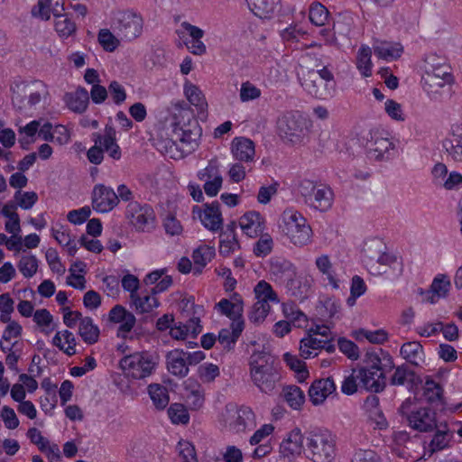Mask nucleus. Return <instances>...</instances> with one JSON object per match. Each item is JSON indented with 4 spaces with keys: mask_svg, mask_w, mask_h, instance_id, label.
I'll return each instance as SVG.
<instances>
[{
    "mask_svg": "<svg viewBox=\"0 0 462 462\" xmlns=\"http://www.w3.org/2000/svg\"><path fill=\"white\" fill-rule=\"evenodd\" d=\"M153 131L156 148L174 160L195 150L201 135L199 120L180 101L171 104L168 114L160 118Z\"/></svg>",
    "mask_w": 462,
    "mask_h": 462,
    "instance_id": "nucleus-1",
    "label": "nucleus"
},
{
    "mask_svg": "<svg viewBox=\"0 0 462 462\" xmlns=\"http://www.w3.org/2000/svg\"><path fill=\"white\" fill-rule=\"evenodd\" d=\"M364 364L356 369L359 387L374 393L383 392L387 383L386 374L394 368L392 356L382 348L367 351Z\"/></svg>",
    "mask_w": 462,
    "mask_h": 462,
    "instance_id": "nucleus-2",
    "label": "nucleus"
},
{
    "mask_svg": "<svg viewBox=\"0 0 462 462\" xmlns=\"http://www.w3.org/2000/svg\"><path fill=\"white\" fill-rule=\"evenodd\" d=\"M19 134L21 146L29 149L30 145L40 140L60 146L67 145L71 141L73 130L65 125H52L45 119H37L20 127Z\"/></svg>",
    "mask_w": 462,
    "mask_h": 462,
    "instance_id": "nucleus-3",
    "label": "nucleus"
},
{
    "mask_svg": "<svg viewBox=\"0 0 462 462\" xmlns=\"http://www.w3.org/2000/svg\"><path fill=\"white\" fill-rule=\"evenodd\" d=\"M250 377L253 383L260 392L272 394L281 379L278 367L274 365L273 357L263 346L255 348L249 358Z\"/></svg>",
    "mask_w": 462,
    "mask_h": 462,
    "instance_id": "nucleus-4",
    "label": "nucleus"
},
{
    "mask_svg": "<svg viewBox=\"0 0 462 462\" xmlns=\"http://www.w3.org/2000/svg\"><path fill=\"white\" fill-rule=\"evenodd\" d=\"M337 453V438L327 429L305 432L304 456L311 462H332Z\"/></svg>",
    "mask_w": 462,
    "mask_h": 462,
    "instance_id": "nucleus-5",
    "label": "nucleus"
},
{
    "mask_svg": "<svg viewBox=\"0 0 462 462\" xmlns=\"http://www.w3.org/2000/svg\"><path fill=\"white\" fill-rule=\"evenodd\" d=\"M157 365L156 355L140 351L123 356L118 365L124 376L128 380H142L152 375Z\"/></svg>",
    "mask_w": 462,
    "mask_h": 462,
    "instance_id": "nucleus-6",
    "label": "nucleus"
},
{
    "mask_svg": "<svg viewBox=\"0 0 462 462\" xmlns=\"http://www.w3.org/2000/svg\"><path fill=\"white\" fill-rule=\"evenodd\" d=\"M282 233L296 246H303L310 242L312 230L305 217L293 208H287L282 215Z\"/></svg>",
    "mask_w": 462,
    "mask_h": 462,
    "instance_id": "nucleus-7",
    "label": "nucleus"
},
{
    "mask_svg": "<svg viewBox=\"0 0 462 462\" xmlns=\"http://www.w3.org/2000/svg\"><path fill=\"white\" fill-rule=\"evenodd\" d=\"M411 399H406L399 408L400 414L406 418L411 428L420 432L432 430L437 427L436 412L430 407H411Z\"/></svg>",
    "mask_w": 462,
    "mask_h": 462,
    "instance_id": "nucleus-8",
    "label": "nucleus"
},
{
    "mask_svg": "<svg viewBox=\"0 0 462 462\" xmlns=\"http://www.w3.org/2000/svg\"><path fill=\"white\" fill-rule=\"evenodd\" d=\"M277 128L283 141L299 143L307 134V122L299 111H289L279 118Z\"/></svg>",
    "mask_w": 462,
    "mask_h": 462,
    "instance_id": "nucleus-9",
    "label": "nucleus"
},
{
    "mask_svg": "<svg viewBox=\"0 0 462 462\" xmlns=\"http://www.w3.org/2000/svg\"><path fill=\"white\" fill-rule=\"evenodd\" d=\"M114 23L123 37L127 41L139 38L143 34L144 27L143 15L131 9L116 13L114 15Z\"/></svg>",
    "mask_w": 462,
    "mask_h": 462,
    "instance_id": "nucleus-10",
    "label": "nucleus"
},
{
    "mask_svg": "<svg viewBox=\"0 0 462 462\" xmlns=\"http://www.w3.org/2000/svg\"><path fill=\"white\" fill-rule=\"evenodd\" d=\"M47 93V87L42 81L23 83L16 86L13 103L20 108H31L38 105Z\"/></svg>",
    "mask_w": 462,
    "mask_h": 462,
    "instance_id": "nucleus-11",
    "label": "nucleus"
},
{
    "mask_svg": "<svg viewBox=\"0 0 462 462\" xmlns=\"http://www.w3.org/2000/svg\"><path fill=\"white\" fill-rule=\"evenodd\" d=\"M270 273L276 279L290 280L291 287L298 283L299 287L297 291H294L292 292L298 299H305L308 297L310 285L307 280L304 282L292 280L293 276L296 274V269L290 261L283 258L273 259L270 263Z\"/></svg>",
    "mask_w": 462,
    "mask_h": 462,
    "instance_id": "nucleus-12",
    "label": "nucleus"
},
{
    "mask_svg": "<svg viewBox=\"0 0 462 462\" xmlns=\"http://www.w3.org/2000/svg\"><path fill=\"white\" fill-rule=\"evenodd\" d=\"M103 319L116 328V336L121 338H126L136 323L135 316L120 304L115 305Z\"/></svg>",
    "mask_w": 462,
    "mask_h": 462,
    "instance_id": "nucleus-13",
    "label": "nucleus"
},
{
    "mask_svg": "<svg viewBox=\"0 0 462 462\" xmlns=\"http://www.w3.org/2000/svg\"><path fill=\"white\" fill-rule=\"evenodd\" d=\"M177 44L185 47L193 54L202 53V32L189 23L183 22L176 29Z\"/></svg>",
    "mask_w": 462,
    "mask_h": 462,
    "instance_id": "nucleus-14",
    "label": "nucleus"
},
{
    "mask_svg": "<svg viewBox=\"0 0 462 462\" xmlns=\"http://www.w3.org/2000/svg\"><path fill=\"white\" fill-rule=\"evenodd\" d=\"M127 218L138 231L150 232L155 226V216L152 208L141 206L136 202L130 203L126 211Z\"/></svg>",
    "mask_w": 462,
    "mask_h": 462,
    "instance_id": "nucleus-15",
    "label": "nucleus"
},
{
    "mask_svg": "<svg viewBox=\"0 0 462 462\" xmlns=\"http://www.w3.org/2000/svg\"><path fill=\"white\" fill-rule=\"evenodd\" d=\"M118 203L115 190L103 184H97L92 191V207L98 213L110 212Z\"/></svg>",
    "mask_w": 462,
    "mask_h": 462,
    "instance_id": "nucleus-16",
    "label": "nucleus"
},
{
    "mask_svg": "<svg viewBox=\"0 0 462 462\" xmlns=\"http://www.w3.org/2000/svg\"><path fill=\"white\" fill-rule=\"evenodd\" d=\"M367 152L371 159L388 161L396 154L395 144L390 139L375 133L367 143Z\"/></svg>",
    "mask_w": 462,
    "mask_h": 462,
    "instance_id": "nucleus-17",
    "label": "nucleus"
},
{
    "mask_svg": "<svg viewBox=\"0 0 462 462\" xmlns=\"http://www.w3.org/2000/svg\"><path fill=\"white\" fill-rule=\"evenodd\" d=\"M200 331L199 319H191L187 325L180 322L174 323L171 328L170 335L173 339L185 341L189 347L193 348L199 346L195 339Z\"/></svg>",
    "mask_w": 462,
    "mask_h": 462,
    "instance_id": "nucleus-18",
    "label": "nucleus"
},
{
    "mask_svg": "<svg viewBox=\"0 0 462 462\" xmlns=\"http://www.w3.org/2000/svg\"><path fill=\"white\" fill-rule=\"evenodd\" d=\"M301 87L312 97L319 99H328L334 95L330 87H327L318 76L315 69H310L300 79Z\"/></svg>",
    "mask_w": 462,
    "mask_h": 462,
    "instance_id": "nucleus-19",
    "label": "nucleus"
},
{
    "mask_svg": "<svg viewBox=\"0 0 462 462\" xmlns=\"http://www.w3.org/2000/svg\"><path fill=\"white\" fill-rule=\"evenodd\" d=\"M305 433L298 428L290 431L286 438L280 444V454L288 459L294 458L301 452L304 453Z\"/></svg>",
    "mask_w": 462,
    "mask_h": 462,
    "instance_id": "nucleus-20",
    "label": "nucleus"
},
{
    "mask_svg": "<svg viewBox=\"0 0 462 462\" xmlns=\"http://www.w3.org/2000/svg\"><path fill=\"white\" fill-rule=\"evenodd\" d=\"M443 149L454 162H462V125H453L442 142Z\"/></svg>",
    "mask_w": 462,
    "mask_h": 462,
    "instance_id": "nucleus-21",
    "label": "nucleus"
},
{
    "mask_svg": "<svg viewBox=\"0 0 462 462\" xmlns=\"http://www.w3.org/2000/svg\"><path fill=\"white\" fill-rule=\"evenodd\" d=\"M334 392L336 384L331 377L315 380L309 389L310 400L313 405L322 404L324 401Z\"/></svg>",
    "mask_w": 462,
    "mask_h": 462,
    "instance_id": "nucleus-22",
    "label": "nucleus"
},
{
    "mask_svg": "<svg viewBox=\"0 0 462 462\" xmlns=\"http://www.w3.org/2000/svg\"><path fill=\"white\" fill-rule=\"evenodd\" d=\"M36 379L27 374L19 375L18 381L10 388V395L14 402L26 400L27 394H32L38 389Z\"/></svg>",
    "mask_w": 462,
    "mask_h": 462,
    "instance_id": "nucleus-23",
    "label": "nucleus"
},
{
    "mask_svg": "<svg viewBox=\"0 0 462 462\" xmlns=\"http://www.w3.org/2000/svg\"><path fill=\"white\" fill-rule=\"evenodd\" d=\"M50 231L51 237L66 250L69 255L74 256L77 254L79 247L68 226L55 224Z\"/></svg>",
    "mask_w": 462,
    "mask_h": 462,
    "instance_id": "nucleus-24",
    "label": "nucleus"
},
{
    "mask_svg": "<svg viewBox=\"0 0 462 462\" xmlns=\"http://www.w3.org/2000/svg\"><path fill=\"white\" fill-rule=\"evenodd\" d=\"M231 152L236 160L251 162L255 154L254 143L247 137H235L231 143Z\"/></svg>",
    "mask_w": 462,
    "mask_h": 462,
    "instance_id": "nucleus-25",
    "label": "nucleus"
},
{
    "mask_svg": "<svg viewBox=\"0 0 462 462\" xmlns=\"http://www.w3.org/2000/svg\"><path fill=\"white\" fill-rule=\"evenodd\" d=\"M97 144H99L110 158L118 161L122 157V151L117 144L116 138V131L112 126H106L103 135L97 134L94 139Z\"/></svg>",
    "mask_w": 462,
    "mask_h": 462,
    "instance_id": "nucleus-26",
    "label": "nucleus"
},
{
    "mask_svg": "<svg viewBox=\"0 0 462 462\" xmlns=\"http://www.w3.org/2000/svg\"><path fill=\"white\" fill-rule=\"evenodd\" d=\"M63 101L70 111L82 114L88 108L89 94L86 88L79 87L74 90L65 93Z\"/></svg>",
    "mask_w": 462,
    "mask_h": 462,
    "instance_id": "nucleus-27",
    "label": "nucleus"
},
{
    "mask_svg": "<svg viewBox=\"0 0 462 462\" xmlns=\"http://www.w3.org/2000/svg\"><path fill=\"white\" fill-rule=\"evenodd\" d=\"M334 193L331 188L326 184L319 183L314 194L308 201L307 206L324 212L332 207Z\"/></svg>",
    "mask_w": 462,
    "mask_h": 462,
    "instance_id": "nucleus-28",
    "label": "nucleus"
},
{
    "mask_svg": "<svg viewBox=\"0 0 462 462\" xmlns=\"http://www.w3.org/2000/svg\"><path fill=\"white\" fill-rule=\"evenodd\" d=\"M255 425L253 410L248 406H241L236 411V419L230 422L229 428L235 433H241L254 430Z\"/></svg>",
    "mask_w": 462,
    "mask_h": 462,
    "instance_id": "nucleus-29",
    "label": "nucleus"
},
{
    "mask_svg": "<svg viewBox=\"0 0 462 462\" xmlns=\"http://www.w3.org/2000/svg\"><path fill=\"white\" fill-rule=\"evenodd\" d=\"M187 354L180 349L171 350L167 354L166 364L168 371L179 377H184L189 373Z\"/></svg>",
    "mask_w": 462,
    "mask_h": 462,
    "instance_id": "nucleus-30",
    "label": "nucleus"
},
{
    "mask_svg": "<svg viewBox=\"0 0 462 462\" xmlns=\"http://www.w3.org/2000/svg\"><path fill=\"white\" fill-rule=\"evenodd\" d=\"M394 372L390 377L389 383L393 386H406L411 389L420 381L416 373L405 364L394 366Z\"/></svg>",
    "mask_w": 462,
    "mask_h": 462,
    "instance_id": "nucleus-31",
    "label": "nucleus"
},
{
    "mask_svg": "<svg viewBox=\"0 0 462 462\" xmlns=\"http://www.w3.org/2000/svg\"><path fill=\"white\" fill-rule=\"evenodd\" d=\"M88 273V265L81 260H76L71 263L69 268V275L66 279L67 285L79 291L86 288V274Z\"/></svg>",
    "mask_w": 462,
    "mask_h": 462,
    "instance_id": "nucleus-32",
    "label": "nucleus"
},
{
    "mask_svg": "<svg viewBox=\"0 0 462 462\" xmlns=\"http://www.w3.org/2000/svg\"><path fill=\"white\" fill-rule=\"evenodd\" d=\"M434 429H436V431L429 445L430 453L449 448L455 432L454 430H451L446 423H440Z\"/></svg>",
    "mask_w": 462,
    "mask_h": 462,
    "instance_id": "nucleus-33",
    "label": "nucleus"
},
{
    "mask_svg": "<svg viewBox=\"0 0 462 462\" xmlns=\"http://www.w3.org/2000/svg\"><path fill=\"white\" fill-rule=\"evenodd\" d=\"M250 11L261 19H271L279 11L280 0H246Z\"/></svg>",
    "mask_w": 462,
    "mask_h": 462,
    "instance_id": "nucleus-34",
    "label": "nucleus"
},
{
    "mask_svg": "<svg viewBox=\"0 0 462 462\" xmlns=\"http://www.w3.org/2000/svg\"><path fill=\"white\" fill-rule=\"evenodd\" d=\"M64 0H38L32 14L42 20L48 21L53 15L64 12Z\"/></svg>",
    "mask_w": 462,
    "mask_h": 462,
    "instance_id": "nucleus-35",
    "label": "nucleus"
},
{
    "mask_svg": "<svg viewBox=\"0 0 462 462\" xmlns=\"http://www.w3.org/2000/svg\"><path fill=\"white\" fill-rule=\"evenodd\" d=\"M236 223L232 222L220 233L218 251L223 256H228L240 248V245L236 235Z\"/></svg>",
    "mask_w": 462,
    "mask_h": 462,
    "instance_id": "nucleus-36",
    "label": "nucleus"
},
{
    "mask_svg": "<svg viewBox=\"0 0 462 462\" xmlns=\"http://www.w3.org/2000/svg\"><path fill=\"white\" fill-rule=\"evenodd\" d=\"M0 215L6 218L5 229L8 234L21 233V219L16 206L12 202L0 203Z\"/></svg>",
    "mask_w": 462,
    "mask_h": 462,
    "instance_id": "nucleus-37",
    "label": "nucleus"
},
{
    "mask_svg": "<svg viewBox=\"0 0 462 462\" xmlns=\"http://www.w3.org/2000/svg\"><path fill=\"white\" fill-rule=\"evenodd\" d=\"M239 226L249 237H255L263 230L262 217L256 211H249L244 214L239 219Z\"/></svg>",
    "mask_w": 462,
    "mask_h": 462,
    "instance_id": "nucleus-38",
    "label": "nucleus"
},
{
    "mask_svg": "<svg viewBox=\"0 0 462 462\" xmlns=\"http://www.w3.org/2000/svg\"><path fill=\"white\" fill-rule=\"evenodd\" d=\"M400 354L406 362L414 366H420L425 361L423 346L419 341H409L402 344Z\"/></svg>",
    "mask_w": 462,
    "mask_h": 462,
    "instance_id": "nucleus-39",
    "label": "nucleus"
},
{
    "mask_svg": "<svg viewBox=\"0 0 462 462\" xmlns=\"http://www.w3.org/2000/svg\"><path fill=\"white\" fill-rule=\"evenodd\" d=\"M131 302L138 314H150L160 306V300L152 290L146 294L133 295Z\"/></svg>",
    "mask_w": 462,
    "mask_h": 462,
    "instance_id": "nucleus-40",
    "label": "nucleus"
},
{
    "mask_svg": "<svg viewBox=\"0 0 462 462\" xmlns=\"http://www.w3.org/2000/svg\"><path fill=\"white\" fill-rule=\"evenodd\" d=\"M147 394L156 411L165 410L170 403V393L167 387L152 383L147 386Z\"/></svg>",
    "mask_w": 462,
    "mask_h": 462,
    "instance_id": "nucleus-41",
    "label": "nucleus"
},
{
    "mask_svg": "<svg viewBox=\"0 0 462 462\" xmlns=\"http://www.w3.org/2000/svg\"><path fill=\"white\" fill-rule=\"evenodd\" d=\"M245 328V322H231L230 328H222L218 332L217 340L223 348L232 349Z\"/></svg>",
    "mask_w": 462,
    "mask_h": 462,
    "instance_id": "nucleus-42",
    "label": "nucleus"
},
{
    "mask_svg": "<svg viewBox=\"0 0 462 462\" xmlns=\"http://www.w3.org/2000/svg\"><path fill=\"white\" fill-rule=\"evenodd\" d=\"M32 320L37 329L47 336L55 331L58 327V322L53 315L44 308L35 310Z\"/></svg>",
    "mask_w": 462,
    "mask_h": 462,
    "instance_id": "nucleus-43",
    "label": "nucleus"
},
{
    "mask_svg": "<svg viewBox=\"0 0 462 462\" xmlns=\"http://www.w3.org/2000/svg\"><path fill=\"white\" fill-rule=\"evenodd\" d=\"M6 323L5 329L3 330L1 337L2 348L11 349L19 340L23 334L22 325L12 319L8 321H3Z\"/></svg>",
    "mask_w": 462,
    "mask_h": 462,
    "instance_id": "nucleus-44",
    "label": "nucleus"
},
{
    "mask_svg": "<svg viewBox=\"0 0 462 462\" xmlns=\"http://www.w3.org/2000/svg\"><path fill=\"white\" fill-rule=\"evenodd\" d=\"M204 227L215 232L222 228L223 218L220 211V204L214 201L211 204H204Z\"/></svg>",
    "mask_w": 462,
    "mask_h": 462,
    "instance_id": "nucleus-45",
    "label": "nucleus"
},
{
    "mask_svg": "<svg viewBox=\"0 0 462 462\" xmlns=\"http://www.w3.org/2000/svg\"><path fill=\"white\" fill-rule=\"evenodd\" d=\"M52 345L68 356L76 354L77 340L72 332L63 329L52 337Z\"/></svg>",
    "mask_w": 462,
    "mask_h": 462,
    "instance_id": "nucleus-46",
    "label": "nucleus"
},
{
    "mask_svg": "<svg viewBox=\"0 0 462 462\" xmlns=\"http://www.w3.org/2000/svg\"><path fill=\"white\" fill-rule=\"evenodd\" d=\"M185 400L189 410H195L201 405L200 384L194 378L190 377L184 382Z\"/></svg>",
    "mask_w": 462,
    "mask_h": 462,
    "instance_id": "nucleus-47",
    "label": "nucleus"
},
{
    "mask_svg": "<svg viewBox=\"0 0 462 462\" xmlns=\"http://www.w3.org/2000/svg\"><path fill=\"white\" fill-rule=\"evenodd\" d=\"M374 54L385 60H393L401 57L403 47L399 42H382L373 47Z\"/></svg>",
    "mask_w": 462,
    "mask_h": 462,
    "instance_id": "nucleus-48",
    "label": "nucleus"
},
{
    "mask_svg": "<svg viewBox=\"0 0 462 462\" xmlns=\"http://www.w3.org/2000/svg\"><path fill=\"white\" fill-rule=\"evenodd\" d=\"M282 394L287 404L293 410L300 411L305 402L304 392L297 385L284 386Z\"/></svg>",
    "mask_w": 462,
    "mask_h": 462,
    "instance_id": "nucleus-49",
    "label": "nucleus"
},
{
    "mask_svg": "<svg viewBox=\"0 0 462 462\" xmlns=\"http://www.w3.org/2000/svg\"><path fill=\"white\" fill-rule=\"evenodd\" d=\"M97 41L102 50L106 52H114L121 45L119 37L106 27L98 30Z\"/></svg>",
    "mask_w": 462,
    "mask_h": 462,
    "instance_id": "nucleus-50",
    "label": "nucleus"
},
{
    "mask_svg": "<svg viewBox=\"0 0 462 462\" xmlns=\"http://www.w3.org/2000/svg\"><path fill=\"white\" fill-rule=\"evenodd\" d=\"M79 334L85 343L92 345L98 340L100 330L91 318L84 317L79 326Z\"/></svg>",
    "mask_w": 462,
    "mask_h": 462,
    "instance_id": "nucleus-51",
    "label": "nucleus"
},
{
    "mask_svg": "<svg viewBox=\"0 0 462 462\" xmlns=\"http://www.w3.org/2000/svg\"><path fill=\"white\" fill-rule=\"evenodd\" d=\"M257 302L270 305V303H278L279 299L277 293L273 291L272 285L262 280L257 282L254 289Z\"/></svg>",
    "mask_w": 462,
    "mask_h": 462,
    "instance_id": "nucleus-52",
    "label": "nucleus"
},
{
    "mask_svg": "<svg viewBox=\"0 0 462 462\" xmlns=\"http://www.w3.org/2000/svg\"><path fill=\"white\" fill-rule=\"evenodd\" d=\"M167 416L173 425H187L190 420L189 409L180 402L170 404L167 409Z\"/></svg>",
    "mask_w": 462,
    "mask_h": 462,
    "instance_id": "nucleus-53",
    "label": "nucleus"
},
{
    "mask_svg": "<svg viewBox=\"0 0 462 462\" xmlns=\"http://www.w3.org/2000/svg\"><path fill=\"white\" fill-rule=\"evenodd\" d=\"M42 388L45 389V394L41 396L39 398V404L41 407V410L46 414V415H52L54 410L57 407L58 399L56 396V386L46 384L45 383H42Z\"/></svg>",
    "mask_w": 462,
    "mask_h": 462,
    "instance_id": "nucleus-54",
    "label": "nucleus"
},
{
    "mask_svg": "<svg viewBox=\"0 0 462 462\" xmlns=\"http://www.w3.org/2000/svg\"><path fill=\"white\" fill-rule=\"evenodd\" d=\"M53 17L55 18L54 29L60 38L67 39L76 32L75 23L64 12Z\"/></svg>",
    "mask_w": 462,
    "mask_h": 462,
    "instance_id": "nucleus-55",
    "label": "nucleus"
},
{
    "mask_svg": "<svg viewBox=\"0 0 462 462\" xmlns=\"http://www.w3.org/2000/svg\"><path fill=\"white\" fill-rule=\"evenodd\" d=\"M372 51L371 48L362 45L358 50L356 56V68L364 77H370L372 75L373 63L371 61Z\"/></svg>",
    "mask_w": 462,
    "mask_h": 462,
    "instance_id": "nucleus-56",
    "label": "nucleus"
},
{
    "mask_svg": "<svg viewBox=\"0 0 462 462\" xmlns=\"http://www.w3.org/2000/svg\"><path fill=\"white\" fill-rule=\"evenodd\" d=\"M215 309L217 310L221 315L230 319L232 322H245L243 319V312L238 310L239 306L236 303H229L228 299H222L219 302L216 303Z\"/></svg>",
    "mask_w": 462,
    "mask_h": 462,
    "instance_id": "nucleus-57",
    "label": "nucleus"
},
{
    "mask_svg": "<svg viewBox=\"0 0 462 462\" xmlns=\"http://www.w3.org/2000/svg\"><path fill=\"white\" fill-rule=\"evenodd\" d=\"M324 341H325V339H319V338L313 337V335L309 334V336L307 337H304L300 340V356L305 359L310 358L312 356H316L318 355V353L315 352L313 354V351L322 349Z\"/></svg>",
    "mask_w": 462,
    "mask_h": 462,
    "instance_id": "nucleus-58",
    "label": "nucleus"
},
{
    "mask_svg": "<svg viewBox=\"0 0 462 462\" xmlns=\"http://www.w3.org/2000/svg\"><path fill=\"white\" fill-rule=\"evenodd\" d=\"M316 266L319 269V271L327 276V279L328 280L329 284L334 289L339 288V281L336 278L333 269H332V263L329 260L328 255L323 254L316 259Z\"/></svg>",
    "mask_w": 462,
    "mask_h": 462,
    "instance_id": "nucleus-59",
    "label": "nucleus"
},
{
    "mask_svg": "<svg viewBox=\"0 0 462 462\" xmlns=\"http://www.w3.org/2000/svg\"><path fill=\"white\" fill-rule=\"evenodd\" d=\"M354 337L356 340L362 338L367 339L372 344L381 345L388 340V333L384 329H376L374 331L360 328L354 332Z\"/></svg>",
    "mask_w": 462,
    "mask_h": 462,
    "instance_id": "nucleus-60",
    "label": "nucleus"
},
{
    "mask_svg": "<svg viewBox=\"0 0 462 462\" xmlns=\"http://www.w3.org/2000/svg\"><path fill=\"white\" fill-rule=\"evenodd\" d=\"M17 266L23 277L32 278L37 273L38 259L32 254H24L20 258Z\"/></svg>",
    "mask_w": 462,
    "mask_h": 462,
    "instance_id": "nucleus-61",
    "label": "nucleus"
},
{
    "mask_svg": "<svg viewBox=\"0 0 462 462\" xmlns=\"http://www.w3.org/2000/svg\"><path fill=\"white\" fill-rule=\"evenodd\" d=\"M283 359L287 365L297 374L299 382H303L309 376V371L306 368L305 362L300 359L297 356L285 353L283 355Z\"/></svg>",
    "mask_w": 462,
    "mask_h": 462,
    "instance_id": "nucleus-62",
    "label": "nucleus"
},
{
    "mask_svg": "<svg viewBox=\"0 0 462 462\" xmlns=\"http://www.w3.org/2000/svg\"><path fill=\"white\" fill-rule=\"evenodd\" d=\"M45 259L48 266L54 274L62 276L65 273L66 266L62 263L61 258L55 248L51 247L46 250Z\"/></svg>",
    "mask_w": 462,
    "mask_h": 462,
    "instance_id": "nucleus-63",
    "label": "nucleus"
},
{
    "mask_svg": "<svg viewBox=\"0 0 462 462\" xmlns=\"http://www.w3.org/2000/svg\"><path fill=\"white\" fill-rule=\"evenodd\" d=\"M328 9L320 3H313L309 11V18L311 23L316 26L325 25L328 18Z\"/></svg>",
    "mask_w": 462,
    "mask_h": 462,
    "instance_id": "nucleus-64",
    "label": "nucleus"
}]
</instances>
